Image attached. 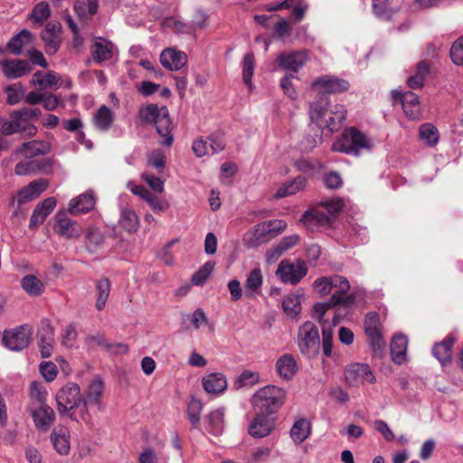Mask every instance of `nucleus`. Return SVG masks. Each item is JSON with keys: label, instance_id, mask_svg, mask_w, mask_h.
<instances>
[{"label": "nucleus", "instance_id": "obj_18", "mask_svg": "<svg viewBox=\"0 0 463 463\" xmlns=\"http://www.w3.org/2000/svg\"><path fill=\"white\" fill-rule=\"evenodd\" d=\"M104 391V383L99 376H96L89 384L85 396L82 397L85 408L94 405L99 411H104L105 405L101 402V395Z\"/></svg>", "mask_w": 463, "mask_h": 463}, {"label": "nucleus", "instance_id": "obj_31", "mask_svg": "<svg viewBox=\"0 0 463 463\" xmlns=\"http://www.w3.org/2000/svg\"><path fill=\"white\" fill-rule=\"evenodd\" d=\"M204 391L209 394L218 395L222 393L228 386L227 379L222 373H212L202 380Z\"/></svg>", "mask_w": 463, "mask_h": 463}, {"label": "nucleus", "instance_id": "obj_7", "mask_svg": "<svg viewBox=\"0 0 463 463\" xmlns=\"http://www.w3.org/2000/svg\"><path fill=\"white\" fill-rule=\"evenodd\" d=\"M57 410L61 415H65L76 409L81 402L82 395L80 386L75 383H67L56 393Z\"/></svg>", "mask_w": 463, "mask_h": 463}, {"label": "nucleus", "instance_id": "obj_34", "mask_svg": "<svg viewBox=\"0 0 463 463\" xmlns=\"http://www.w3.org/2000/svg\"><path fill=\"white\" fill-rule=\"evenodd\" d=\"M276 371L280 378L288 381L297 373L298 364L291 354H285L277 360Z\"/></svg>", "mask_w": 463, "mask_h": 463}, {"label": "nucleus", "instance_id": "obj_10", "mask_svg": "<svg viewBox=\"0 0 463 463\" xmlns=\"http://www.w3.org/2000/svg\"><path fill=\"white\" fill-rule=\"evenodd\" d=\"M345 378L349 386H359L375 382V377L370 366L359 363L351 364L345 367Z\"/></svg>", "mask_w": 463, "mask_h": 463}, {"label": "nucleus", "instance_id": "obj_26", "mask_svg": "<svg viewBox=\"0 0 463 463\" xmlns=\"http://www.w3.org/2000/svg\"><path fill=\"white\" fill-rule=\"evenodd\" d=\"M160 62L169 71H179L186 64L187 56L184 52L166 48L161 52Z\"/></svg>", "mask_w": 463, "mask_h": 463}, {"label": "nucleus", "instance_id": "obj_2", "mask_svg": "<svg viewBox=\"0 0 463 463\" xmlns=\"http://www.w3.org/2000/svg\"><path fill=\"white\" fill-rule=\"evenodd\" d=\"M138 118L142 123L155 124L157 133L163 137L161 145L170 146L173 144V127L166 107L148 104L139 109Z\"/></svg>", "mask_w": 463, "mask_h": 463}, {"label": "nucleus", "instance_id": "obj_46", "mask_svg": "<svg viewBox=\"0 0 463 463\" xmlns=\"http://www.w3.org/2000/svg\"><path fill=\"white\" fill-rule=\"evenodd\" d=\"M420 140L428 146H435L439 139L438 128L431 123H425L419 128Z\"/></svg>", "mask_w": 463, "mask_h": 463}, {"label": "nucleus", "instance_id": "obj_47", "mask_svg": "<svg viewBox=\"0 0 463 463\" xmlns=\"http://www.w3.org/2000/svg\"><path fill=\"white\" fill-rule=\"evenodd\" d=\"M208 430L213 435H220L224 429V410L220 408L210 412L208 416Z\"/></svg>", "mask_w": 463, "mask_h": 463}, {"label": "nucleus", "instance_id": "obj_19", "mask_svg": "<svg viewBox=\"0 0 463 463\" xmlns=\"http://www.w3.org/2000/svg\"><path fill=\"white\" fill-rule=\"evenodd\" d=\"M128 189L135 195L145 200L155 213H162L168 207V203L160 200L157 195L151 194L143 185L137 184L132 181L127 184Z\"/></svg>", "mask_w": 463, "mask_h": 463}, {"label": "nucleus", "instance_id": "obj_13", "mask_svg": "<svg viewBox=\"0 0 463 463\" xmlns=\"http://www.w3.org/2000/svg\"><path fill=\"white\" fill-rule=\"evenodd\" d=\"M54 221L53 231L59 236L66 239H77L81 235V228L65 213H57Z\"/></svg>", "mask_w": 463, "mask_h": 463}, {"label": "nucleus", "instance_id": "obj_4", "mask_svg": "<svg viewBox=\"0 0 463 463\" xmlns=\"http://www.w3.org/2000/svg\"><path fill=\"white\" fill-rule=\"evenodd\" d=\"M287 391L269 384L258 389L252 396L251 404L257 411L276 415L285 404Z\"/></svg>", "mask_w": 463, "mask_h": 463}, {"label": "nucleus", "instance_id": "obj_36", "mask_svg": "<svg viewBox=\"0 0 463 463\" xmlns=\"http://www.w3.org/2000/svg\"><path fill=\"white\" fill-rule=\"evenodd\" d=\"M23 290L30 297H40L45 292L46 284L38 277L28 274L20 280Z\"/></svg>", "mask_w": 463, "mask_h": 463}, {"label": "nucleus", "instance_id": "obj_38", "mask_svg": "<svg viewBox=\"0 0 463 463\" xmlns=\"http://www.w3.org/2000/svg\"><path fill=\"white\" fill-rule=\"evenodd\" d=\"M92 120L98 130L106 132L111 128L115 120V114L109 107L102 105L94 114Z\"/></svg>", "mask_w": 463, "mask_h": 463}, {"label": "nucleus", "instance_id": "obj_52", "mask_svg": "<svg viewBox=\"0 0 463 463\" xmlns=\"http://www.w3.org/2000/svg\"><path fill=\"white\" fill-rule=\"evenodd\" d=\"M282 307L287 316L294 317L301 311V302L298 295L290 294L283 300Z\"/></svg>", "mask_w": 463, "mask_h": 463}, {"label": "nucleus", "instance_id": "obj_44", "mask_svg": "<svg viewBox=\"0 0 463 463\" xmlns=\"http://www.w3.org/2000/svg\"><path fill=\"white\" fill-rule=\"evenodd\" d=\"M91 53L95 61H107L112 56V44L106 40L98 39L91 45Z\"/></svg>", "mask_w": 463, "mask_h": 463}, {"label": "nucleus", "instance_id": "obj_63", "mask_svg": "<svg viewBox=\"0 0 463 463\" xmlns=\"http://www.w3.org/2000/svg\"><path fill=\"white\" fill-rule=\"evenodd\" d=\"M260 381V374L257 372L245 370L238 377V384L240 387L247 385H254Z\"/></svg>", "mask_w": 463, "mask_h": 463}, {"label": "nucleus", "instance_id": "obj_53", "mask_svg": "<svg viewBox=\"0 0 463 463\" xmlns=\"http://www.w3.org/2000/svg\"><path fill=\"white\" fill-rule=\"evenodd\" d=\"M7 95L6 101L9 105L18 104L24 98L25 90L21 83H14L5 89Z\"/></svg>", "mask_w": 463, "mask_h": 463}, {"label": "nucleus", "instance_id": "obj_64", "mask_svg": "<svg viewBox=\"0 0 463 463\" xmlns=\"http://www.w3.org/2000/svg\"><path fill=\"white\" fill-rule=\"evenodd\" d=\"M141 177L153 191L156 193H162L164 191V182L159 177L148 173L142 174Z\"/></svg>", "mask_w": 463, "mask_h": 463}, {"label": "nucleus", "instance_id": "obj_43", "mask_svg": "<svg viewBox=\"0 0 463 463\" xmlns=\"http://www.w3.org/2000/svg\"><path fill=\"white\" fill-rule=\"evenodd\" d=\"M306 185V179L303 176H297L293 180L283 184L277 190L274 197L277 199L293 195L299 192Z\"/></svg>", "mask_w": 463, "mask_h": 463}, {"label": "nucleus", "instance_id": "obj_35", "mask_svg": "<svg viewBox=\"0 0 463 463\" xmlns=\"http://www.w3.org/2000/svg\"><path fill=\"white\" fill-rule=\"evenodd\" d=\"M54 342V331L49 320L43 321V329L39 337V346L43 357H50Z\"/></svg>", "mask_w": 463, "mask_h": 463}, {"label": "nucleus", "instance_id": "obj_9", "mask_svg": "<svg viewBox=\"0 0 463 463\" xmlns=\"http://www.w3.org/2000/svg\"><path fill=\"white\" fill-rule=\"evenodd\" d=\"M32 335V328L23 325L15 328L5 330L3 335V345L11 351H21L28 346Z\"/></svg>", "mask_w": 463, "mask_h": 463}, {"label": "nucleus", "instance_id": "obj_11", "mask_svg": "<svg viewBox=\"0 0 463 463\" xmlns=\"http://www.w3.org/2000/svg\"><path fill=\"white\" fill-rule=\"evenodd\" d=\"M276 420L274 415L257 411L248 427V432L253 438H265L275 430Z\"/></svg>", "mask_w": 463, "mask_h": 463}, {"label": "nucleus", "instance_id": "obj_57", "mask_svg": "<svg viewBox=\"0 0 463 463\" xmlns=\"http://www.w3.org/2000/svg\"><path fill=\"white\" fill-rule=\"evenodd\" d=\"M322 348L323 354L330 357L333 353V326L324 325L322 328Z\"/></svg>", "mask_w": 463, "mask_h": 463}, {"label": "nucleus", "instance_id": "obj_54", "mask_svg": "<svg viewBox=\"0 0 463 463\" xmlns=\"http://www.w3.org/2000/svg\"><path fill=\"white\" fill-rule=\"evenodd\" d=\"M203 403L197 399H191L187 407V415L193 428H197L201 420Z\"/></svg>", "mask_w": 463, "mask_h": 463}, {"label": "nucleus", "instance_id": "obj_45", "mask_svg": "<svg viewBox=\"0 0 463 463\" xmlns=\"http://www.w3.org/2000/svg\"><path fill=\"white\" fill-rule=\"evenodd\" d=\"M33 40V34L27 30H22L13 36L7 43L8 50L14 55L22 53L23 48Z\"/></svg>", "mask_w": 463, "mask_h": 463}, {"label": "nucleus", "instance_id": "obj_21", "mask_svg": "<svg viewBox=\"0 0 463 463\" xmlns=\"http://www.w3.org/2000/svg\"><path fill=\"white\" fill-rule=\"evenodd\" d=\"M96 199L95 193L92 190H88L70 201L68 211L73 215L88 213L94 208Z\"/></svg>", "mask_w": 463, "mask_h": 463}, {"label": "nucleus", "instance_id": "obj_32", "mask_svg": "<svg viewBox=\"0 0 463 463\" xmlns=\"http://www.w3.org/2000/svg\"><path fill=\"white\" fill-rule=\"evenodd\" d=\"M301 222L308 229L326 227L331 222V216L320 209H312L304 213Z\"/></svg>", "mask_w": 463, "mask_h": 463}, {"label": "nucleus", "instance_id": "obj_23", "mask_svg": "<svg viewBox=\"0 0 463 463\" xmlns=\"http://www.w3.org/2000/svg\"><path fill=\"white\" fill-rule=\"evenodd\" d=\"M50 439L58 454L66 456L70 453L71 435L67 427L62 425L56 426L52 430Z\"/></svg>", "mask_w": 463, "mask_h": 463}, {"label": "nucleus", "instance_id": "obj_22", "mask_svg": "<svg viewBox=\"0 0 463 463\" xmlns=\"http://www.w3.org/2000/svg\"><path fill=\"white\" fill-rule=\"evenodd\" d=\"M307 60V52L306 51H297L280 53L277 61L282 69L298 72V70L304 66Z\"/></svg>", "mask_w": 463, "mask_h": 463}, {"label": "nucleus", "instance_id": "obj_3", "mask_svg": "<svg viewBox=\"0 0 463 463\" xmlns=\"http://www.w3.org/2000/svg\"><path fill=\"white\" fill-rule=\"evenodd\" d=\"M314 290L320 296H337L338 301L343 302L345 308L351 307L355 302L353 294H347L350 289L349 281L342 276L320 277L313 283Z\"/></svg>", "mask_w": 463, "mask_h": 463}, {"label": "nucleus", "instance_id": "obj_24", "mask_svg": "<svg viewBox=\"0 0 463 463\" xmlns=\"http://www.w3.org/2000/svg\"><path fill=\"white\" fill-rule=\"evenodd\" d=\"M266 226L262 222L245 232L242 237L243 245L247 248H257L270 241L271 237Z\"/></svg>", "mask_w": 463, "mask_h": 463}, {"label": "nucleus", "instance_id": "obj_49", "mask_svg": "<svg viewBox=\"0 0 463 463\" xmlns=\"http://www.w3.org/2000/svg\"><path fill=\"white\" fill-rule=\"evenodd\" d=\"M255 69V61L254 55L252 52H249L244 55L242 61V80L244 83L248 86L249 90H252V82L251 79L254 73Z\"/></svg>", "mask_w": 463, "mask_h": 463}, {"label": "nucleus", "instance_id": "obj_42", "mask_svg": "<svg viewBox=\"0 0 463 463\" xmlns=\"http://www.w3.org/2000/svg\"><path fill=\"white\" fill-rule=\"evenodd\" d=\"M118 222L128 232H135L139 228V218L137 213L128 207L121 208Z\"/></svg>", "mask_w": 463, "mask_h": 463}, {"label": "nucleus", "instance_id": "obj_41", "mask_svg": "<svg viewBox=\"0 0 463 463\" xmlns=\"http://www.w3.org/2000/svg\"><path fill=\"white\" fill-rule=\"evenodd\" d=\"M453 344L454 339L449 336L432 348L433 355L443 366L451 360Z\"/></svg>", "mask_w": 463, "mask_h": 463}, {"label": "nucleus", "instance_id": "obj_39", "mask_svg": "<svg viewBox=\"0 0 463 463\" xmlns=\"http://www.w3.org/2000/svg\"><path fill=\"white\" fill-rule=\"evenodd\" d=\"M60 80L59 74L52 71L47 72L38 71L33 75L31 84L38 86L41 90H47L56 87Z\"/></svg>", "mask_w": 463, "mask_h": 463}, {"label": "nucleus", "instance_id": "obj_25", "mask_svg": "<svg viewBox=\"0 0 463 463\" xmlns=\"http://www.w3.org/2000/svg\"><path fill=\"white\" fill-rule=\"evenodd\" d=\"M393 98L397 96L400 98L402 109L406 116L411 119H417L420 118L421 113V108L419 101L418 96L411 91H406L404 93L393 91Z\"/></svg>", "mask_w": 463, "mask_h": 463}, {"label": "nucleus", "instance_id": "obj_56", "mask_svg": "<svg viewBox=\"0 0 463 463\" xmlns=\"http://www.w3.org/2000/svg\"><path fill=\"white\" fill-rule=\"evenodd\" d=\"M391 0H373V10L374 14L383 20H389L393 12L389 7Z\"/></svg>", "mask_w": 463, "mask_h": 463}, {"label": "nucleus", "instance_id": "obj_37", "mask_svg": "<svg viewBox=\"0 0 463 463\" xmlns=\"http://www.w3.org/2000/svg\"><path fill=\"white\" fill-rule=\"evenodd\" d=\"M408 338L402 334L395 335L391 342V354L393 362L402 364L406 361Z\"/></svg>", "mask_w": 463, "mask_h": 463}, {"label": "nucleus", "instance_id": "obj_40", "mask_svg": "<svg viewBox=\"0 0 463 463\" xmlns=\"http://www.w3.org/2000/svg\"><path fill=\"white\" fill-rule=\"evenodd\" d=\"M310 434L311 422L304 418L297 420L289 431L290 438L296 444L304 442Z\"/></svg>", "mask_w": 463, "mask_h": 463}, {"label": "nucleus", "instance_id": "obj_6", "mask_svg": "<svg viewBox=\"0 0 463 463\" xmlns=\"http://www.w3.org/2000/svg\"><path fill=\"white\" fill-rule=\"evenodd\" d=\"M298 345L302 354L308 358L315 357L320 350V336L317 326L307 321L299 326Z\"/></svg>", "mask_w": 463, "mask_h": 463}, {"label": "nucleus", "instance_id": "obj_5", "mask_svg": "<svg viewBox=\"0 0 463 463\" xmlns=\"http://www.w3.org/2000/svg\"><path fill=\"white\" fill-rule=\"evenodd\" d=\"M373 146L371 139L355 128H346L341 137L332 145V150L345 154L358 156L362 149L370 150Z\"/></svg>", "mask_w": 463, "mask_h": 463}, {"label": "nucleus", "instance_id": "obj_1", "mask_svg": "<svg viewBox=\"0 0 463 463\" xmlns=\"http://www.w3.org/2000/svg\"><path fill=\"white\" fill-rule=\"evenodd\" d=\"M309 117L312 124L323 130L328 129L330 132L337 131L345 119L346 110L345 107L338 103H332L326 99L310 103Z\"/></svg>", "mask_w": 463, "mask_h": 463}, {"label": "nucleus", "instance_id": "obj_27", "mask_svg": "<svg viewBox=\"0 0 463 463\" xmlns=\"http://www.w3.org/2000/svg\"><path fill=\"white\" fill-rule=\"evenodd\" d=\"M32 417L35 428L42 432L47 431L55 420L54 411L47 404L40 405L32 412Z\"/></svg>", "mask_w": 463, "mask_h": 463}, {"label": "nucleus", "instance_id": "obj_20", "mask_svg": "<svg viewBox=\"0 0 463 463\" xmlns=\"http://www.w3.org/2000/svg\"><path fill=\"white\" fill-rule=\"evenodd\" d=\"M1 131L5 136L21 133L24 137H33L37 133V128L35 126H27L23 119L17 116L15 117L13 112L10 119L2 124Z\"/></svg>", "mask_w": 463, "mask_h": 463}, {"label": "nucleus", "instance_id": "obj_58", "mask_svg": "<svg viewBox=\"0 0 463 463\" xmlns=\"http://www.w3.org/2000/svg\"><path fill=\"white\" fill-rule=\"evenodd\" d=\"M30 397L41 405L46 404L47 391L42 383L33 382L30 385Z\"/></svg>", "mask_w": 463, "mask_h": 463}, {"label": "nucleus", "instance_id": "obj_50", "mask_svg": "<svg viewBox=\"0 0 463 463\" xmlns=\"http://www.w3.org/2000/svg\"><path fill=\"white\" fill-rule=\"evenodd\" d=\"M322 133L323 130L317 128V129H314L313 134H307L299 143V150L302 153L311 152L322 140Z\"/></svg>", "mask_w": 463, "mask_h": 463}, {"label": "nucleus", "instance_id": "obj_61", "mask_svg": "<svg viewBox=\"0 0 463 463\" xmlns=\"http://www.w3.org/2000/svg\"><path fill=\"white\" fill-rule=\"evenodd\" d=\"M39 168L38 164L34 160H25L15 165L14 173L17 175H27L34 173Z\"/></svg>", "mask_w": 463, "mask_h": 463}, {"label": "nucleus", "instance_id": "obj_33", "mask_svg": "<svg viewBox=\"0 0 463 463\" xmlns=\"http://www.w3.org/2000/svg\"><path fill=\"white\" fill-rule=\"evenodd\" d=\"M52 150L51 144L45 140H31L24 142L16 150L17 154L24 155L26 157L46 155Z\"/></svg>", "mask_w": 463, "mask_h": 463}, {"label": "nucleus", "instance_id": "obj_30", "mask_svg": "<svg viewBox=\"0 0 463 463\" xmlns=\"http://www.w3.org/2000/svg\"><path fill=\"white\" fill-rule=\"evenodd\" d=\"M55 206L56 200L53 197L46 198L42 203H38L30 218L29 227L33 229L41 225L53 211Z\"/></svg>", "mask_w": 463, "mask_h": 463}, {"label": "nucleus", "instance_id": "obj_8", "mask_svg": "<svg viewBox=\"0 0 463 463\" xmlns=\"http://www.w3.org/2000/svg\"><path fill=\"white\" fill-rule=\"evenodd\" d=\"M307 273L305 261L298 260L291 262L288 260H282L277 269L276 276L283 283L298 284Z\"/></svg>", "mask_w": 463, "mask_h": 463}, {"label": "nucleus", "instance_id": "obj_16", "mask_svg": "<svg viewBox=\"0 0 463 463\" xmlns=\"http://www.w3.org/2000/svg\"><path fill=\"white\" fill-rule=\"evenodd\" d=\"M364 330L371 340L374 352L382 351L384 346L381 333V325L379 317L376 313H369L364 319Z\"/></svg>", "mask_w": 463, "mask_h": 463}, {"label": "nucleus", "instance_id": "obj_51", "mask_svg": "<svg viewBox=\"0 0 463 463\" xmlns=\"http://www.w3.org/2000/svg\"><path fill=\"white\" fill-rule=\"evenodd\" d=\"M428 74L429 65L424 61L420 62L417 66L415 74L411 76L407 80L409 87L411 89L422 87Z\"/></svg>", "mask_w": 463, "mask_h": 463}, {"label": "nucleus", "instance_id": "obj_59", "mask_svg": "<svg viewBox=\"0 0 463 463\" xmlns=\"http://www.w3.org/2000/svg\"><path fill=\"white\" fill-rule=\"evenodd\" d=\"M39 371L46 382H52L57 377L58 370L52 362H42L39 365Z\"/></svg>", "mask_w": 463, "mask_h": 463}, {"label": "nucleus", "instance_id": "obj_14", "mask_svg": "<svg viewBox=\"0 0 463 463\" xmlns=\"http://www.w3.org/2000/svg\"><path fill=\"white\" fill-rule=\"evenodd\" d=\"M61 25L58 22L48 23L41 33L44 43L45 52L48 55L55 54L61 46Z\"/></svg>", "mask_w": 463, "mask_h": 463}, {"label": "nucleus", "instance_id": "obj_62", "mask_svg": "<svg viewBox=\"0 0 463 463\" xmlns=\"http://www.w3.org/2000/svg\"><path fill=\"white\" fill-rule=\"evenodd\" d=\"M450 57L456 65L463 64V37L456 40L450 48Z\"/></svg>", "mask_w": 463, "mask_h": 463}, {"label": "nucleus", "instance_id": "obj_55", "mask_svg": "<svg viewBox=\"0 0 463 463\" xmlns=\"http://www.w3.org/2000/svg\"><path fill=\"white\" fill-rule=\"evenodd\" d=\"M214 269V262L207 261L192 277L193 284L196 286L203 285Z\"/></svg>", "mask_w": 463, "mask_h": 463}, {"label": "nucleus", "instance_id": "obj_28", "mask_svg": "<svg viewBox=\"0 0 463 463\" xmlns=\"http://www.w3.org/2000/svg\"><path fill=\"white\" fill-rule=\"evenodd\" d=\"M47 186L48 181L45 179L31 182L17 193L16 199L18 204H24L36 199L43 192L45 191Z\"/></svg>", "mask_w": 463, "mask_h": 463}, {"label": "nucleus", "instance_id": "obj_15", "mask_svg": "<svg viewBox=\"0 0 463 463\" xmlns=\"http://www.w3.org/2000/svg\"><path fill=\"white\" fill-rule=\"evenodd\" d=\"M337 306L339 307L337 308V313L333 317V322H332L333 326H335L340 322V320H341L340 310L342 307H344L343 302L338 301V297L331 296V298L327 301L322 302V303H317L316 305H314L313 317L317 320V322L320 324L322 328H323L324 325H326V326H332L331 325L328 324V322L326 320L324 319V316L326 315V313L327 312V310L329 308H332V307H335Z\"/></svg>", "mask_w": 463, "mask_h": 463}, {"label": "nucleus", "instance_id": "obj_60", "mask_svg": "<svg viewBox=\"0 0 463 463\" xmlns=\"http://www.w3.org/2000/svg\"><path fill=\"white\" fill-rule=\"evenodd\" d=\"M50 6L46 2L38 3L32 13V18L38 23H43L50 16Z\"/></svg>", "mask_w": 463, "mask_h": 463}, {"label": "nucleus", "instance_id": "obj_48", "mask_svg": "<svg viewBox=\"0 0 463 463\" xmlns=\"http://www.w3.org/2000/svg\"><path fill=\"white\" fill-rule=\"evenodd\" d=\"M110 282L108 279H101L96 283L97 299L95 307L99 311L104 309L110 293Z\"/></svg>", "mask_w": 463, "mask_h": 463}, {"label": "nucleus", "instance_id": "obj_29", "mask_svg": "<svg viewBox=\"0 0 463 463\" xmlns=\"http://www.w3.org/2000/svg\"><path fill=\"white\" fill-rule=\"evenodd\" d=\"M263 275L260 268L251 269L244 282V296L247 298H255L261 292L263 285Z\"/></svg>", "mask_w": 463, "mask_h": 463}, {"label": "nucleus", "instance_id": "obj_12", "mask_svg": "<svg viewBox=\"0 0 463 463\" xmlns=\"http://www.w3.org/2000/svg\"><path fill=\"white\" fill-rule=\"evenodd\" d=\"M311 86L318 95L335 94L347 90L349 82L335 76L324 75L317 78Z\"/></svg>", "mask_w": 463, "mask_h": 463}, {"label": "nucleus", "instance_id": "obj_17", "mask_svg": "<svg viewBox=\"0 0 463 463\" xmlns=\"http://www.w3.org/2000/svg\"><path fill=\"white\" fill-rule=\"evenodd\" d=\"M0 69L8 79L21 78L32 70L29 61L18 59L0 60Z\"/></svg>", "mask_w": 463, "mask_h": 463}]
</instances>
